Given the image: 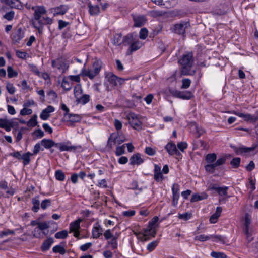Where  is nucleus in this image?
<instances>
[{"label":"nucleus","instance_id":"31","mask_svg":"<svg viewBox=\"0 0 258 258\" xmlns=\"http://www.w3.org/2000/svg\"><path fill=\"white\" fill-rule=\"evenodd\" d=\"M117 134H114L112 133L110 135L109 137L108 138V141H107V144L106 146V148H108L109 150H111V143H113V144L115 145L117 143Z\"/></svg>","mask_w":258,"mask_h":258},{"label":"nucleus","instance_id":"23","mask_svg":"<svg viewBox=\"0 0 258 258\" xmlns=\"http://www.w3.org/2000/svg\"><path fill=\"white\" fill-rule=\"evenodd\" d=\"M103 231V229L101 228V226L98 224H96L92 229V237L94 239H97L102 235Z\"/></svg>","mask_w":258,"mask_h":258},{"label":"nucleus","instance_id":"24","mask_svg":"<svg viewBox=\"0 0 258 258\" xmlns=\"http://www.w3.org/2000/svg\"><path fill=\"white\" fill-rule=\"evenodd\" d=\"M194 97V95L191 91H178V98L183 100H190Z\"/></svg>","mask_w":258,"mask_h":258},{"label":"nucleus","instance_id":"20","mask_svg":"<svg viewBox=\"0 0 258 258\" xmlns=\"http://www.w3.org/2000/svg\"><path fill=\"white\" fill-rule=\"evenodd\" d=\"M87 5L89 9L88 11L90 15L96 16L100 13V8L98 5H93L90 1L87 2Z\"/></svg>","mask_w":258,"mask_h":258},{"label":"nucleus","instance_id":"15","mask_svg":"<svg viewBox=\"0 0 258 258\" xmlns=\"http://www.w3.org/2000/svg\"><path fill=\"white\" fill-rule=\"evenodd\" d=\"M82 118L81 115L70 113L64 120L69 123L68 125L69 126H72L73 123L81 122Z\"/></svg>","mask_w":258,"mask_h":258},{"label":"nucleus","instance_id":"58","mask_svg":"<svg viewBox=\"0 0 258 258\" xmlns=\"http://www.w3.org/2000/svg\"><path fill=\"white\" fill-rule=\"evenodd\" d=\"M51 204V201L50 199H45L41 203V207L42 209L45 210L48 207L50 206Z\"/></svg>","mask_w":258,"mask_h":258},{"label":"nucleus","instance_id":"47","mask_svg":"<svg viewBox=\"0 0 258 258\" xmlns=\"http://www.w3.org/2000/svg\"><path fill=\"white\" fill-rule=\"evenodd\" d=\"M41 142H38L35 145L33 150V153H32V155L37 154L40 151H44V148L41 147Z\"/></svg>","mask_w":258,"mask_h":258},{"label":"nucleus","instance_id":"46","mask_svg":"<svg viewBox=\"0 0 258 258\" xmlns=\"http://www.w3.org/2000/svg\"><path fill=\"white\" fill-rule=\"evenodd\" d=\"M77 101L82 104H85L89 102L90 96L87 94L83 95L79 99H77Z\"/></svg>","mask_w":258,"mask_h":258},{"label":"nucleus","instance_id":"48","mask_svg":"<svg viewBox=\"0 0 258 258\" xmlns=\"http://www.w3.org/2000/svg\"><path fill=\"white\" fill-rule=\"evenodd\" d=\"M210 239H211V235L207 236V235H205L204 234L197 235L195 237V240H198V241H202V242L209 240Z\"/></svg>","mask_w":258,"mask_h":258},{"label":"nucleus","instance_id":"17","mask_svg":"<svg viewBox=\"0 0 258 258\" xmlns=\"http://www.w3.org/2000/svg\"><path fill=\"white\" fill-rule=\"evenodd\" d=\"M154 179L157 182L162 181L164 179V176L161 172V167L157 164L154 165Z\"/></svg>","mask_w":258,"mask_h":258},{"label":"nucleus","instance_id":"30","mask_svg":"<svg viewBox=\"0 0 258 258\" xmlns=\"http://www.w3.org/2000/svg\"><path fill=\"white\" fill-rule=\"evenodd\" d=\"M117 134H114L112 133L110 135L109 137L108 138V141H107V144L106 146V148H108L109 150H111V143H113V144L115 145L117 143Z\"/></svg>","mask_w":258,"mask_h":258},{"label":"nucleus","instance_id":"6","mask_svg":"<svg viewBox=\"0 0 258 258\" xmlns=\"http://www.w3.org/2000/svg\"><path fill=\"white\" fill-rule=\"evenodd\" d=\"M129 124L136 130L142 129V123L134 113H130L127 116Z\"/></svg>","mask_w":258,"mask_h":258},{"label":"nucleus","instance_id":"41","mask_svg":"<svg viewBox=\"0 0 258 258\" xmlns=\"http://www.w3.org/2000/svg\"><path fill=\"white\" fill-rule=\"evenodd\" d=\"M217 159V155L215 153L208 154L205 157V160L208 163L214 162Z\"/></svg>","mask_w":258,"mask_h":258},{"label":"nucleus","instance_id":"57","mask_svg":"<svg viewBox=\"0 0 258 258\" xmlns=\"http://www.w3.org/2000/svg\"><path fill=\"white\" fill-rule=\"evenodd\" d=\"M61 87L66 91H69L72 88V84H71L70 82L68 81H67L66 79H63L62 80Z\"/></svg>","mask_w":258,"mask_h":258},{"label":"nucleus","instance_id":"63","mask_svg":"<svg viewBox=\"0 0 258 258\" xmlns=\"http://www.w3.org/2000/svg\"><path fill=\"white\" fill-rule=\"evenodd\" d=\"M15 13L14 11H11L9 12L6 13L4 15V18L8 21H11L14 18Z\"/></svg>","mask_w":258,"mask_h":258},{"label":"nucleus","instance_id":"45","mask_svg":"<svg viewBox=\"0 0 258 258\" xmlns=\"http://www.w3.org/2000/svg\"><path fill=\"white\" fill-rule=\"evenodd\" d=\"M68 232L67 230H64L57 232L55 234V237L56 239H65L68 237Z\"/></svg>","mask_w":258,"mask_h":258},{"label":"nucleus","instance_id":"13","mask_svg":"<svg viewBox=\"0 0 258 258\" xmlns=\"http://www.w3.org/2000/svg\"><path fill=\"white\" fill-rule=\"evenodd\" d=\"M228 187H219L217 184H211L208 187L209 190H215L221 196L227 195Z\"/></svg>","mask_w":258,"mask_h":258},{"label":"nucleus","instance_id":"33","mask_svg":"<svg viewBox=\"0 0 258 258\" xmlns=\"http://www.w3.org/2000/svg\"><path fill=\"white\" fill-rule=\"evenodd\" d=\"M82 219L79 218L78 220L71 222L69 227L70 232L72 231L79 230L80 228V223Z\"/></svg>","mask_w":258,"mask_h":258},{"label":"nucleus","instance_id":"40","mask_svg":"<svg viewBox=\"0 0 258 258\" xmlns=\"http://www.w3.org/2000/svg\"><path fill=\"white\" fill-rule=\"evenodd\" d=\"M211 239L214 242H220L221 243L224 244L225 243V238L220 235H211Z\"/></svg>","mask_w":258,"mask_h":258},{"label":"nucleus","instance_id":"22","mask_svg":"<svg viewBox=\"0 0 258 258\" xmlns=\"http://www.w3.org/2000/svg\"><path fill=\"white\" fill-rule=\"evenodd\" d=\"M102 65V62L101 60L95 58L94 61L93 63V70L92 71L93 73L95 75V76H97L100 73Z\"/></svg>","mask_w":258,"mask_h":258},{"label":"nucleus","instance_id":"21","mask_svg":"<svg viewBox=\"0 0 258 258\" xmlns=\"http://www.w3.org/2000/svg\"><path fill=\"white\" fill-rule=\"evenodd\" d=\"M165 149L170 155L177 154V148L176 147V145L173 142H169L165 146Z\"/></svg>","mask_w":258,"mask_h":258},{"label":"nucleus","instance_id":"8","mask_svg":"<svg viewBox=\"0 0 258 258\" xmlns=\"http://www.w3.org/2000/svg\"><path fill=\"white\" fill-rule=\"evenodd\" d=\"M167 82L169 84L168 90L172 96L175 98H177V90L176 88L177 80L175 78V74L167 79Z\"/></svg>","mask_w":258,"mask_h":258},{"label":"nucleus","instance_id":"51","mask_svg":"<svg viewBox=\"0 0 258 258\" xmlns=\"http://www.w3.org/2000/svg\"><path fill=\"white\" fill-rule=\"evenodd\" d=\"M173 192V204L175 206L177 204V188H175V185L174 184L172 187Z\"/></svg>","mask_w":258,"mask_h":258},{"label":"nucleus","instance_id":"2","mask_svg":"<svg viewBox=\"0 0 258 258\" xmlns=\"http://www.w3.org/2000/svg\"><path fill=\"white\" fill-rule=\"evenodd\" d=\"M194 62V58L192 52H188L183 54L181 58L178 59V63L181 66V75L194 76L196 73L195 70H191Z\"/></svg>","mask_w":258,"mask_h":258},{"label":"nucleus","instance_id":"12","mask_svg":"<svg viewBox=\"0 0 258 258\" xmlns=\"http://www.w3.org/2000/svg\"><path fill=\"white\" fill-rule=\"evenodd\" d=\"M231 113L240 117L243 118L245 121L250 123H255L258 119L257 116L252 115L250 114H244L236 111H233Z\"/></svg>","mask_w":258,"mask_h":258},{"label":"nucleus","instance_id":"49","mask_svg":"<svg viewBox=\"0 0 258 258\" xmlns=\"http://www.w3.org/2000/svg\"><path fill=\"white\" fill-rule=\"evenodd\" d=\"M250 223H251V220L248 217V215L246 214L245 217V220H244V232H246V233L248 232V231H249V228Z\"/></svg>","mask_w":258,"mask_h":258},{"label":"nucleus","instance_id":"36","mask_svg":"<svg viewBox=\"0 0 258 258\" xmlns=\"http://www.w3.org/2000/svg\"><path fill=\"white\" fill-rule=\"evenodd\" d=\"M32 156V154L28 152L26 153H24L22 155L21 160H23V163L24 166L27 165L30 162V156Z\"/></svg>","mask_w":258,"mask_h":258},{"label":"nucleus","instance_id":"9","mask_svg":"<svg viewBox=\"0 0 258 258\" xmlns=\"http://www.w3.org/2000/svg\"><path fill=\"white\" fill-rule=\"evenodd\" d=\"M190 27L191 26L189 21H181L178 23V35H182L183 40L186 37V32L190 29Z\"/></svg>","mask_w":258,"mask_h":258},{"label":"nucleus","instance_id":"5","mask_svg":"<svg viewBox=\"0 0 258 258\" xmlns=\"http://www.w3.org/2000/svg\"><path fill=\"white\" fill-rule=\"evenodd\" d=\"M230 147L233 149L236 155H243L255 150L257 145L256 144H253L250 147H247L243 145H241L238 147L235 145L231 144Z\"/></svg>","mask_w":258,"mask_h":258},{"label":"nucleus","instance_id":"10","mask_svg":"<svg viewBox=\"0 0 258 258\" xmlns=\"http://www.w3.org/2000/svg\"><path fill=\"white\" fill-rule=\"evenodd\" d=\"M25 33L21 27H17L12 34V39L14 43H19L20 41L24 37Z\"/></svg>","mask_w":258,"mask_h":258},{"label":"nucleus","instance_id":"27","mask_svg":"<svg viewBox=\"0 0 258 258\" xmlns=\"http://www.w3.org/2000/svg\"><path fill=\"white\" fill-rule=\"evenodd\" d=\"M53 243V239L52 237L46 239L41 245V248L42 251L44 252L48 250Z\"/></svg>","mask_w":258,"mask_h":258},{"label":"nucleus","instance_id":"59","mask_svg":"<svg viewBox=\"0 0 258 258\" xmlns=\"http://www.w3.org/2000/svg\"><path fill=\"white\" fill-rule=\"evenodd\" d=\"M48 232L46 233L45 231H42L41 230L35 231L34 230L33 236L37 238H40L41 237H42L43 235L46 236Z\"/></svg>","mask_w":258,"mask_h":258},{"label":"nucleus","instance_id":"53","mask_svg":"<svg viewBox=\"0 0 258 258\" xmlns=\"http://www.w3.org/2000/svg\"><path fill=\"white\" fill-rule=\"evenodd\" d=\"M125 144H123L121 146H118L116 148L115 155L117 156H120L125 153Z\"/></svg>","mask_w":258,"mask_h":258},{"label":"nucleus","instance_id":"16","mask_svg":"<svg viewBox=\"0 0 258 258\" xmlns=\"http://www.w3.org/2000/svg\"><path fill=\"white\" fill-rule=\"evenodd\" d=\"M69 7L66 5H61L59 6L56 7L51 9L53 16L63 15L65 14L68 11Z\"/></svg>","mask_w":258,"mask_h":258},{"label":"nucleus","instance_id":"7","mask_svg":"<svg viewBox=\"0 0 258 258\" xmlns=\"http://www.w3.org/2000/svg\"><path fill=\"white\" fill-rule=\"evenodd\" d=\"M105 79L112 86H116L119 84L121 85L124 83V80L118 77L111 72L107 73L105 75Z\"/></svg>","mask_w":258,"mask_h":258},{"label":"nucleus","instance_id":"43","mask_svg":"<svg viewBox=\"0 0 258 258\" xmlns=\"http://www.w3.org/2000/svg\"><path fill=\"white\" fill-rule=\"evenodd\" d=\"M8 76L9 78L16 77L18 76V73L17 71L13 70L11 66H8L7 68Z\"/></svg>","mask_w":258,"mask_h":258},{"label":"nucleus","instance_id":"4","mask_svg":"<svg viewBox=\"0 0 258 258\" xmlns=\"http://www.w3.org/2000/svg\"><path fill=\"white\" fill-rule=\"evenodd\" d=\"M34 11V20L32 22H45L44 19L47 17L42 16L47 13V11L43 6H36L32 7Z\"/></svg>","mask_w":258,"mask_h":258},{"label":"nucleus","instance_id":"60","mask_svg":"<svg viewBox=\"0 0 258 258\" xmlns=\"http://www.w3.org/2000/svg\"><path fill=\"white\" fill-rule=\"evenodd\" d=\"M248 186L251 192L253 191L255 189V180H253L251 178H249Z\"/></svg>","mask_w":258,"mask_h":258},{"label":"nucleus","instance_id":"61","mask_svg":"<svg viewBox=\"0 0 258 258\" xmlns=\"http://www.w3.org/2000/svg\"><path fill=\"white\" fill-rule=\"evenodd\" d=\"M33 134L38 139L42 138L44 136V133L41 129L35 130Z\"/></svg>","mask_w":258,"mask_h":258},{"label":"nucleus","instance_id":"11","mask_svg":"<svg viewBox=\"0 0 258 258\" xmlns=\"http://www.w3.org/2000/svg\"><path fill=\"white\" fill-rule=\"evenodd\" d=\"M45 22H32L33 27L36 29L39 34H42L44 26L45 25H51L53 22V20L49 17L44 19Z\"/></svg>","mask_w":258,"mask_h":258},{"label":"nucleus","instance_id":"18","mask_svg":"<svg viewBox=\"0 0 258 258\" xmlns=\"http://www.w3.org/2000/svg\"><path fill=\"white\" fill-rule=\"evenodd\" d=\"M134 27H141L144 25L147 21L146 17L144 15H139L133 17Z\"/></svg>","mask_w":258,"mask_h":258},{"label":"nucleus","instance_id":"25","mask_svg":"<svg viewBox=\"0 0 258 258\" xmlns=\"http://www.w3.org/2000/svg\"><path fill=\"white\" fill-rule=\"evenodd\" d=\"M207 198L208 195L205 192H202L201 194H195L192 195L190 202L194 203L199 201L206 199Z\"/></svg>","mask_w":258,"mask_h":258},{"label":"nucleus","instance_id":"1","mask_svg":"<svg viewBox=\"0 0 258 258\" xmlns=\"http://www.w3.org/2000/svg\"><path fill=\"white\" fill-rule=\"evenodd\" d=\"M41 146L47 150H50V152L53 153L54 150L51 148L55 147L59 149L60 152L63 151H75L77 149H81V146H73L71 142L68 141L66 142L55 143L52 139L44 138L41 141Z\"/></svg>","mask_w":258,"mask_h":258},{"label":"nucleus","instance_id":"28","mask_svg":"<svg viewBox=\"0 0 258 258\" xmlns=\"http://www.w3.org/2000/svg\"><path fill=\"white\" fill-rule=\"evenodd\" d=\"M32 203L33 206L31 210L35 213L37 212L40 209V201L38 196L32 199Z\"/></svg>","mask_w":258,"mask_h":258},{"label":"nucleus","instance_id":"42","mask_svg":"<svg viewBox=\"0 0 258 258\" xmlns=\"http://www.w3.org/2000/svg\"><path fill=\"white\" fill-rule=\"evenodd\" d=\"M182 84L181 85L180 88L184 89H187L188 88L191 83V81L190 79L188 78H184L181 81Z\"/></svg>","mask_w":258,"mask_h":258},{"label":"nucleus","instance_id":"56","mask_svg":"<svg viewBox=\"0 0 258 258\" xmlns=\"http://www.w3.org/2000/svg\"><path fill=\"white\" fill-rule=\"evenodd\" d=\"M37 115H34L31 119L27 122V125L29 127H34L37 124Z\"/></svg>","mask_w":258,"mask_h":258},{"label":"nucleus","instance_id":"39","mask_svg":"<svg viewBox=\"0 0 258 258\" xmlns=\"http://www.w3.org/2000/svg\"><path fill=\"white\" fill-rule=\"evenodd\" d=\"M241 159L239 157L233 158L230 161V164L234 168H238L240 165Z\"/></svg>","mask_w":258,"mask_h":258},{"label":"nucleus","instance_id":"50","mask_svg":"<svg viewBox=\"0 0 258 258\" xmlns=\"http://www.w3.org/2000/svg\"><path fill=\"white\" fill-rule=\"evenodd\" d=\"M159 243L158 240H155L149 243L147 246V249L150 252L152 251L155 249Z\"/></svg>","mask_w":258,"mask_h":258},{"label":"nucleus","instance_id":"19","mask_svg":"<svg viewBox=\"0 0 258 258\" xmlns=\"http://www.w3.org/2000/svg\"><path fill=\"white\" fill-rule=\"evenodd\" d=\"M130 165H140L144 162V160L141 158L140 153H136L133 155L130 159Z\"/></svg>","mask_w":258,"mask_h":258},{"label":"nucleus","instance_id":"37","mask_svg":"<svg viewBox=\"0 0 258 258\" xmlns=\"http://www.w3.org/2000/svg\"><path fill=\"white\" fill-rule=\"evenodd\" d=\"M162 5L166 8H171L176 4L175 0H162Z\"/></svg>","mask_w":258,"mask_h":258},{"label":"nucleus","instance_id":"38","mask_svg":"<svg viewBox=\"0 0 258 258\" xmlns=\"http://www.w3.org/2000/svg\"><path fill=\"white\" fill-rule=\"evenodd\" d=\"M55 177L57 180L62 181L64 180L66 176L62 170H57L55 172Z\"/></svg>","mask_w":258,"mask_h":258},{"label":"nucleus","instance_id":"32","mask_svg":"<svg viewBox=\"0 0 258 258\" xmlns=\"http://www.w3.org/2000/svg\"><path fill=\"white\" fill-rule=\"evenodd\" d=\"M54 222L53 221L44 222H39L38 224V226L36 227L34 229L35 231H38L39 230H41L42 231H45V230L48 229L49 227V224L50 223H53Z\"/></svg>","mask_w":258,"mask_h":258},{"label":"nucleus","instance_id":"55","mask_svg":"<svg viewBox=\"0 0 258 258\" xmlns=\"http://www.w3.org/2000/svg\"><path fill=\"white\" fill-rule=\"evenodd\" d=\"M148 30L146 28H143L139 32V37L141 39L145 40L148 36Z\"/></svg>","mask_w":258,"mask_h":258},{"label":"nucleus","instance_id":"64","mask_svg":"<svg viewBox=\"0 0 258 258\" xmlns=\"http://www.w3.org/2000/svg\"><path fill=\"white\" fill-rule=\"evenodd\" d=\"M6 89L10 94H13L15 92V88L14 87L13 85L10 83H7Z\"/></svg>","mask_w":258,"mask_h":258},{"label":"nucleus","instance_id":"44","mask_svg":"<svg viewBox=\"0 0 258 258\" xmlns=\"http://www.w3.org/2000/svg\"><path fill=\"white\" fill-rule=\"evenodd\" d=\"M52 251L54 253H59L60 254H64L66 253V249L60 245H57L52 248Z\"/></svg>","mask_w":258,"mask_h":258},{"label":"nucleus","instance_id":"35","mask_svg":"<svg viewBox=\"0 0 258 258\" xmlns=\"http://www.w3.org/2000/svg\"><path fill=\"white\" fill-rule=\"evenodd\" d=\"M80 76H87L90 79L92 80L95 77L91 70L82 69Z\"/></svg>","mask_w":258,"mask_h":258},{"label":"nucleus","instance_id":"26","mask_svg":"<svg viewBox=\"0 0 258 258\" xmlns=\"http://www.w3.org/2000/svg\"><path fill=\"white\" fill-rule=\"evenodd\" d=\"M244 233L246 237V245L247 247L249 249V250L252 251V246L254 247V245L253 244L255 243L253 242L252 243H251V242L253 240V237L252 236L251 233H250L249 231H248L247 233L244 232ZM253 248L254 249V247H253Z\"/></svg>","mask_w":258,"mask_h":258},{"label":"nucleus","instance_id":"34","mask_svg":"<svg viewBox=\"0 0 258 258\" xmlns=\"http://www.w3.org/2000/svg\"><path fill=\"white\" fill-rule=\"evenodd\" d=\"M112 43L116 46H119L122 44V35L121 33L115 34L114 35Z\"/></svg>","mask_w":258,"mask_h":258},{"label":"nucleus","instance_id":"3","mask_svg":"<svg viewBox=\"0 0 258 258\" xmlns=\"http://www.w3.org/2000/svg\"><path fill=\"white\" fill-rule=\"evenodd\" d=\"M159 220L158 216H154L148 223L146 228L143 229V236L141 240L147 241L149 239V236L155 237L156 230L155 229V225Z\"/></svg>","mask_w":258,"mask_h":258},{"label":"nucleus","instance_id":"62","mask_svg":"<svg viewBox=\"0 0 258 258\" xmlns=\"http://www.w3.org/2000/svg\"><path fill=\"white\" fill-rule=\"evenodd\" d=\"M61 109L65 112L63 114V119L66 118L67 116L70 114L69 113L70 109L67 105L63 103L61 104Z\"/></svg>","mask_w":258,"mask_h":258},{"label":"nucleus","instance_id":"14","mask_svg":"<svg viewBox=\"0 0 258 258\" xmlns=\"http://www.w3.org/2000/svg\"><path fill=\"white\" fill-rule=\"evenodd\" d=\"M143 43L141 41H139L138 39H135L127 49L126 53V55H131L134 52L140 49Z\"/></svg>","mask_w":258,"mask_h":258},{"label":"nucleus","instance_id":"29","mask_svg":"<svg viewBox=\"0 0 258 258\" xmlns=\"http://www.w3.org/2000/svg\"><path fill=\"white\" fill-rule=\"evenodd\" d=\"M135 39L134 38V35L132 33H129L124 36L122 39V44L124 46L130 45Z\"/></svg>","mask_w":258,"mask_h":258},{"label":"nucleus","instance_id":"52","mask_svg":"<svg viewBox=\"0 0 258 258\" xmlns=\"http://www.w3.org/2000/svg\"><path fill=\"white\" fill-rule=\"evenodd\" d=\"M192 217V214L188 212H185L183 214H178V219H182L184 221L189 220Z\"/></svg>","mask_w":258,"mask_h":258},{"label":"nucleus","instance_id":"54","mask_svg":"<svg viewBox=\"0 0 258 258\" xmlns=\"http://www.w3.org/2000/svg\"><path fill=\"white\" fill-rule=\"evenodd\" d=\"M211 256L213 258H227L226 255L221 252L212 251Z\"/></svg>","mask_w":258,"mask_h":258}]
</instances>
